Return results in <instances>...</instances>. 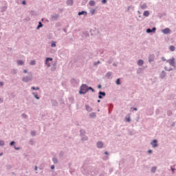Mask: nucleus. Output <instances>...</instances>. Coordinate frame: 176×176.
<instances>
[{
  "label": "nucleus",
  "mask_w": 176,
  "mask_h": 176,
  "mask_svg": "<svg viewBox=\"0 0 176 176\" xmlns=\"http://www.w3.org/2000/svg\"><path fill=\"white\" fill-rule=\"evenodd\" d=\"M96 116H97V115L96 114V113H91L89 114V117H90V118H96Z\"/></svg>",
  "instance_id": "nucleus-33"
},
{
  "label": "nucleus",
  "mask_w": 176,
  "mask_h": 176,
  "mask_svg": "<svg viewBox=\"0 0 176 176\" xmlns=\"http://www.w3.org/2000/svg\"><path fill=\"white\" fill-rule=\"evenodd\" d=\"M148 153H152V150H148Z\"/></svg>",
  "instance_id": "nucleus-62"
},
{
  "label": "nucleus",
  "mask_w": 176,
  "mask_h": 176,
  "mask_svg": "<svg viewBox=\"0 0 176 176\" xmlns=\"http://www.w3.org/2000/svg\"><path fill=\"white\" fill-rule=\"evenodd\" d=\"M162 61H166V58L164 57L162 58Z\"/></svg>",
  "instance_id": "nucleus-61"
},
{
  "label": "nucleus",
  "mask_w": 176,
  "mask_h": 176,
  "mask_svg": "<svg viewBox=\"0 0 176 176\" xmlns=\"http://www.w3.org/2000/svg\"><path fill=\"white\" fill-rule=\"evenodd\" d=\"M14 144H16V142L12 141V142H10V146H14Z\"/></svg>",
  "instance_id": "nucleus-42"
},
{
  "label": "nucleus",
  "mask_w": 176,
  "mask_h": 176,
  "mask_svg": "<svg viewBox=\"0 0 176 176\" xmlns=\"http://www.w3.org/2000/svg\"><path fill=\"white\" fill-rule=\"evenodd\" d=\"M3 86V82H0V87Z\"/></svg>",
  "instance_id": "nucleus-55"
},
{
  "label": "nucleus",
  "mask_w": 176,
  "mask_h": 176,
  "mask_svg": "<svg viewBox=\"0 0 176 176\" xmlns=\"http://www.w3.org/2000/svg\"><path fill=\"white\" fill-rule=\"evenodd\" d=\"M78 16H87V12L86 11H81V12H78Z\"/></svg>",
  "instance_id": "nucleus-15"
},
{
  "label": "nucleus",
  "mask_w": 176,
  "mask_h": 176,
  "mask_svg": "<svg viewBox=\"0 0 176 176\" xmlns=\"http://www.w3.org/2000/svg\"><path fill=\"white\" fill-rule=\"evenodd\" d=\"M22 80L25 83H28V82H32V74H30L29 76H26L23 77Z\"/></svg>",
  "instance_id": "nucleus-3"
},
{
  "label": "nucleus",
  "mask_w": 176,
  "mask_h": 176,
  "mask_svg": "<svg viewBox=\"0 0 176 176\" xmlns=\"http://www.w3.org/2000/svg\"><path fill=\"white\" fill-rule=\"evenodd\" d=\"M96 146L98 148V149H101L104 148V143L101 141H99L96 143Z\"/></svg>",
  "instance_id": "nucleus-9"
},
{
  "label": "nucleus",
  "mask_w": 176,
  "mask_h": 176,
  "mask_svg": "<svg viewBox=\"0 0 176 176\" xmlns=\"http://www.w3.org/2000/svg\"><path fill=\"white\" fill-rule=\"evenodd\" d=\"M31 89H32V90H36V87H31Z\"/></svg>",
  "instance_id": "nucleus-57"
},
{
  "label": "nucleus",
  "mask_w": 176,
  "mask_h": 176,
  "mask_svg": "<svg viewBox=\"0 0 176 176\" xmlns=\"http://www.w3.org/2000/svg\"><path fill=\"white\" fill-rule=\"evenodd\" d=\"M89 13L91 16L94 15V13H96V9L91 8L89 11Z\"/></svg>",
  "instance_id": "nucleus-24"
},
{
  "label": "nucleus",
  "mask_w": 176,
  "mask_h": 176,
  "mask_svg": "<svg viewBox=\"0 0 176 176\" xmlns=\"http://www.w3.org/2000/svg\"><path fill=\"white\" fill-rule=\"evenodd\" d=\"M11 74H12L13 75H16L17 74V69H12Z\"/></svg>",
  "instance_id": "nucleus-32"
},
{
  "label": "nucleus",
  "mask_w": 176,
  "mask_h": 176,
  "mask_svg": "<svg viewBox=\"0 0 176 176\" xmlns=\"http://www.w3.org/2000/svg\"><path fill=\"white\" fill-rule=\"evenodd\" d=\"M164 69H165V71H168V72L173 71V68H168L167 67H165Z\"/></svg>",
  "instance_id": "nucleus-41"
},
{
  "label": "nucleus",
  "mask_w": 176,
  "mask_h": 176,
  "mask_svg": "<svg viewBox=\"0 0 176 176\" xmlns=\"http://www.w3.org/2000/svg\"><path fill=\"white\" fill-rule=\"evenodd\" d=\"M71 82H72V83L76 84V83H78L79 80H77L76 79L72 78V79L71 80Z\"/></svg>",
  "instance_id": "nucleus-34"
},
{
  "label": "nucleus",
  "mask_w": 176,
  "mask_h": 176,
  "mask_svg": "<svg viewBox=\"0 0 176 176\" xmlns=\"http://www.w3.org/2000/svg\"><path fill=\"white\" fill-rule=\"evenodd\" d=\"M150 144L152 148H157L159 146V144H157V140H153L152 142H151Z\"/></svg>",
  "instance_id": "nucleus-6"
},
{
  "label": "nucleus",
  "mask_w": 176,
  "mask_h": 176,
  "mask_svg": "<svg viewBox=\"0 0 176 176\" xmlns=\"http://www.w3.org/2000/svg\"><path fill=\"white\" fill-rule=\"evenodd\" d=\"M85 134H86V131L85 130H83V129H81L80 131V137H82V135H85Z\"/></svg>",
  "instance_id": "nucleus-25"
},
{
  "label": "nucleus",
  "mask_w": 176,
  "mask_h": 176,
  "mask_svg": "<svg viewBox=\"0 0 176 176\" xmlns=\"http://www.w3.org/2000/svg\"><path fill=\"white\" fill-rule=\"evenodd\" d=\"M98 94V98L100 100L102 99V97H105V96H107V94L105 92L101 91H99Z\"/></svg>",
  "instance_id": "nucleus-10"
},
{
  "label": "nucleus",
  "mask_w": 176,
  "mask_h": 176,
  "mask_svg": "<svg viewBox=\"0 0 176 176\" xmlns=\"http://www.w3.org/2000/svg\"><path fill=\"white\" fill-rule=\"evenodd\" d=\"M166 76H167V74H166V72H164V70H163V71L161 72L160 75V78L161 79H164V78H166Z\"/></svg>",
  "instance_id": "nucleus-13"
},
{
  "label": "nucleus",
  "mask_w": 176,
  "mask_h": 176,
  "mask_svg": "<svg viewBox=\"0 0 176 176\" xmlns=\"http://www.w3.org/2000/svg\"><path fill=\"white\" fill-rule=\"evenodd\" d=\"M155 61V54H150L148 56V63H153Z\"/></svg>",
  "instance_id": "nucleus-11"
},
{
  "label": "nucleus",
  "mask_w": 176,
  "mask_h": 176,
  "mask_svg": "<svg viewBox=\"0 0 176 176\" xmlns=\"http://www.w3.org/2000/svg\"><path fill=\"white\" fill-rule=\"evenodd\" d=\"M102 3H103V4L107 3V0H102Z\"/></svg>",
  "instance_id": "nucleus-51"
},
{
  "label": "nucleus",
  "mask_w": 176,
  "mask_h": 176,
  "mask_svg": "<svg viewBox=\"0 0 176 176\" xmlns=\"http://www.w3.org/2000/svg\"><path fill=\"white\" fill-rule=\"evenodd\" d=\"M0 146H5V141L0 140Z\"/></svg>",
  "instance_id": "nucleus-37"
},
{
  "label": "nucleus",
  "mask_w": 176,
  "mask_h": 176,
  "mask_svg": "<svg viewBox=\"0 0 176 176\" xmlns=\"http://www.w3.org/2000/svg\"><path fill=\"white\" fill-rule=\"evenodd\" d=\"M126 122H131V118H130V117L126 118Z\"/></svg>",
  "instance_id": "nucleus-48"
},
{
  "label": "nucleus",
  "mask_w": 176,
  "mask_h": 176,
  "mask_svg": "<svg viewBox=\"0 0 176 176\" xmlns=\"http://www.w3.org/2000/svg\"><path fill=\"white\" fill-rule=\"evenodd\" d=\"M81 173L83 175H92L95 176L98 174V170H96V168L86 166V165H83L81 168Z\"/></svg>",
  "instance_id": "nucleus-1"
},
{
  "label": "nucleus",
  "mask_w": 176,
  "mask_h": 176,
  "mask_svg": "<svg viewBox=\"0 0 176 176\" xmlns=\"http://www.w3.org/2000/svg\"><path fill=\"white\" fill-rule=\"evenodd\" d=\"M104 155H109V153H108V151H105V152H104Z\"/></svg>",
  "instance_id": "nucleus-58"
},
{
  "label": "nucleus",
  "mask_w": 176,
  "mask_h": 176,
  "mask_svg": "<svg viewBox=\"0 0 176 176\" xmlns=\"http://www.w3.org/2000/svg\"><path fill=\"white\" fill-rule=\"evenodd\" d=\"M67 5H68V6H72V5H74V0H67Z\"/></svg>",
  "instance_id": "nucleus-19"
},
{
  "label": "nucleus",
  "mask_w": 176,
  "mask_h": 176,
  "mask_svg": "<svg viewBox=\"0 0 176 176\" xmlns=\"http://www.w3.org/2000/svg\"><path fill=\"white\" fill-rule=\"evenodd\" d=\"M34 170H35V171H36L38 170V166H35Z\"/></svg>",
  "instance_id": "nucleus-63"
},
{
  "label": "nucleus",
  "mask_w": 176,
  "mask_h": 176,
  "mask_svg": "<svg viewBox=\"0 0 176 176\" xmlns=\"http://www.w3.org/2000/svg\"><path fill=\"white\" fill-rule=\"evenodd\" d=\"M85 108H86V111H87V112H91V111H93V109L88 104L85 105Z\"/></svg>",
  "instance_id": "nucleus-16"
},
{
  "label": "nucleus",
  "mask_w": 176,
  "mask_h": 176,
  "mask_svg": "<svg viewBox=\"0 0 176 176\" xmlns=\"http://www.w3.org/2000/svg\"><path fill=\"white\" fill-rule=\"evenodd\" d=\"M56 166H54V165H52L51 166V170H54Z\"/></svg>",
  "instance_id": "nucleus-53"
},
{
  "label": "nucleus",
  "mask_w": 176,
  "mask_h": 176,
  "mask_svg": "<svg viewBox=\"0 0 176 176\" xmlns=\"http://www.w3.org/2000/svg\"><path fill=\"white\" fill-rule=\"evenodd\" d=\"M87 140H89V138L87 135H82L81 136V140L82 141H87Z\"/></svg>",
  "instance_id": "nucleus-22"
},
{
  "label": "nucleus",
  "mask_w": 176,
  "mask_h": 176,
  "mask_svg": "<svg viewBox=\"0 0 176 176\" xmlns=\"http://www.w3.org/2000/svg\"><path fill=\"white\" fill-rule=\"evenodd\" d=\"M156 170H157V166H152L151 168V173H152V174H155V173H156Z\"/></svg>",
  "instance_id": "nucleus-14"
},
{
  "label": "nucleus",
  "mask_w": 176,
  "mask_h": 176,
  "mask_svg": "<svg viewBox=\"0 0 176 176\" xmlns=\"http://www.w3.org/2000/svg\"><path fill=\"white\" fill-rule=\"evenodd\" d=\"M90 6H96V1L94 0H91L89 2Z\"/></svg>",
  "instance_id": "nucleus-20"
},
{
  "label": "nucleus",
  "mask_w": 176,
  "mask_h": 176,
  "mask_svg": "<svg viewBox=\"0 0 176 176\" xmlns=\"http://www.w3.org/2000/svg\"><path fill=\"white\" fill-rule=\"evenodd\" d=\"M21 116H22V118H23V119H27V118H28V116L25 113L21 114Z\"/></svg>",
  "instance_id": "nucleus-44"
},
{
  "label": "nucleus",
  "mask_w": 176,
  "mask_h": 176,
  "mask_svg": "<svg viewBox=\"0 0 176 176\" xmlns=\"http://www.w3.org/2000/svg\"><path fill=\"white\" fill-rule=\"evenodd\" d=\"M133 109V111H138V109H137V107H134Z\"/></svg>",
  "instance_id": "nucleus-60"
},
{
  "label": "nucleus",
  "mask_w": 176,
  "mask_h": 176,
  "mask_svg": "<svg viewBox=\"0 0 176 176\" xmlns=\"http://www.w3.org/2000/svg\"><path fill=\"white\" fill-rule=\"evenodd\" d=\"M98 64H101V61L98 60L97 62H95V63H94V65H98Z\"/></svg>",
  "instance_id": "nucleus-45"
},
{
  "label": "nucleus",
  "mask_w": 176,
  "mask_h": 176,
  "mask_svg": "<svg viewBox=\"0 0 176 176\" xmlns=\"http://www.w3.org/2000/svg\"><path fill=\"white\" fill-rule=\"evenodd\" d=\"M116 85H118V86L121 85L120 82V78H118L116 81Z\"/></svg>",
  "instance_id": "nucleus-36"
},
{
  "label": "nucleus",
  "mask_w": 176,
  "mask_h": 176,
  "mask_svg": "<svg viewBox=\"0 0 176 176\" xmlns=\"http://www.w3.org/2000/svg\"><path fill=\"white\" fill-rule=\"evenodd\" d=\"M146 32H147V34H151V32H156V28L154 27L152 29L148 28L146 29Z\"/></svg>",
  "instance_id": "nucleus-12"
},
{
  "label": "nucleus",
  "mask_w": 176,
  "mask_h": 176,
  "mask_svg": "<svg viewBox=\"0 0 176 176\" xmlns=\"http://www.w3.org/2000/svg\"><path fill=\"white\" fill-rule=\"evenodd\" d=\"M30 145H34V140L31 139L29 142Z\"/></svg>",
  "instance_id": "nucleus-46"
},
{
  "label": "nucleus",
  "mask_w": 176,
  "mask_h": 176,
  "mask_svg": "<svg viewBox=\"0 0 176 176\" xmlns=\"http://www.w3.org/2000/svg\"><path fill=\"white\" fill-rule=\"evenodd\" d=\"M143 16H144V17H148L149 16V12L148 10L144 11V13H143Z\"/></svg>",
  "instance_id": "nucleus-23"
},
{
  "label": "nucleus",
  "mask_w": 176,
  "mask_h": 176,
  "mask_svg": "<svg viewBox=\"0 0 176 176\" xmlns=\"http://www.w3.org/2000/svg\"><path fill=\"white\" fill-rule=\"evenodd\" d=\"M30 14L31 16H36L37 14H36V12H35V11H31Z\"/></svg>",
  "instance_id": "nucleus-35"
},
{
  "label": "nucleus",
  "mask_w": 176,
  "mask_h": 176,
  "mask_svg": "<svg viewBox=\"0 0 176 176\" xmlns=\"http://www.w3.org/2000/svg\"><path fill=\"white\" fill-rule=\"evenodd\" d=\"M169 50H170V52H175V47H174V45H170L169 47Z\"/></svg>",
  "instance_id": "nucleus-30"
},
{
  "label": "nucleus",
  "mask_w": 176,
  "mask_h": 176,
  "mask_svg": "<svg viewBox=\"0 0 176 176\" xmlns=\"http://www.w3.org/2000/svg\"><path fill=\"white\" fill-rule=\"evenodd\" d=\"M14 149H16V151H19V149H20V147H16V146H14Z\"/></svg>",
  "instance_id": "nucleus-54"
},
{
  "label": "nucleus",
  "mask_w": 176,
  "mask_h": 176,
  "mask_svg": "<svg viewBox=\"0 0 176 176\" xmlns=\"http://www.w3.org/2000/svg\"><path fill=\"white\" fill-rule=\"evenodd\" d=\"M34 98H36V100H41V98H39L37 94L34 95Z\"/></svg>",
  "instance_id": "nucleus-47"
},
{
  "label": "nucleus",
  "mask_w": 176,
  "mask_h": 176,
  "mask_svg": "<svg viewBox=\"0 0 176 176\" xmlns=\"http://www.w3.org/2000/svg\"><path fill=\"white\" fill-rule=\"evenodd\" d=\"M52 162H53L54 164H57V163H58V160H57V158H56V157H53Z\"/></svg>",
  "instance_id": "nucleus-27"
},
{
  "label": "nucleus",
  "mask_w": 176,
  "mask_h": 176,
  "mask_svg": "<svg viewBox=\"0 0 176 176\" xmlns=\"http://www.w3.org/2000/svg\"><path fill=\"white\" fill-rule=\"evenodd\" d=\"M171 171L174 172L175 170V168H173V166H170Z\"/></svg>",
  "instance_id": "nucleus-52"
},
{
  "label": "nucleus",
  "mask_w": 176,
  "mask_h": 176,
  "mask_svg": "<svg viewBox=\"0 0 176 176\" xmlns=\"http://www.w3.org/2000/svg\"><path fill=\"white\" fill-rule=\"evenodd\" d=\"M31 135L32 137H35L36 135V132L35 131H33L31 132Z\"/></svg>",
  "instance_id": "nucleus-38"
},
{
  "label": "nucleus",
  "mask_w": 176,
  "mask_h": 176,
  "mask_svg": "<svg viewBox=\"0 0 176 176\" xmlns=\"http://www.w3.org/2000/svg\"><path fill=\"white\" fill-rule=\"evenodd\" d=\"M18 65H24V61L20 60L17 61Z\"/></svg>",
  "instance_id": "nucleus-31"
},
{
  "label": "nucleus",
  "mask_w": 176,
  "mask_h": 176,
  "mask_svg": "<svg viewBox=\"0 0 176 176\" xmlns=\"http://www.w3.org/2000/svg\"><path fill=\"white\" fill-rule=\"evenodd\" d=\"M138 65H139V67L144 65V61L142 60V59H140L138 61Z\"/></svg>",
  "instance_id": "nucleus-21"
},
{
  "label": "nucleus",
  "mask_w": 176,
  "mask_h": 176,
  "mask_svg": "<svg viewBox=\"0 0 176 176\" xmlns=\"http://www.w3.org/2000/svg\"><path fill=\"white\" fill-rule=\"evenodd\" d=\"M118 62H114L113 63V67H118Z\"/></svg>",
  "instance_id": "nucleus-49"
},
{
  "label": "nucleus",
  "mask_w": 176,
  "mask_h": 176,
  "mask_svg": "<svg viewBox=\"0 0 176 176\" xmlns=\"http://www.w3.org/2000/svg\"><path fill=\"white\" fill-rule=\"evenodd\" d=\"M162 32L164 34V35H168V34H171V30L170 28H166L162 30Z\"/></svg>",
  "instance_id": "nucleus-7"
},
{
  "label": "nucleus",
  "mask_w": 176,
  "mask_h": 176,
  "mask_svg": "<svg viewBox=\"0 0 176 176\" xmlns=\"http://www.w3.org/2000/svg\"><path fill=\"white\" fill-rule=\"evenodd\" d=\"M22 5H27V1L25 0H23L22 1Z\"/></svg>",
  "instance_id": "nucleus-50"
},
{
  "label": "nucleus",
  "mask_w": 176,
  "mask_h": 176,
  "mask_svg": "<svg viewBox=\"0 0 176 176\" xmlns=\"http://www.w3.org/2000/svg\"><path fill=\"white\" fill-rule=\"evenodd\" d=\"M51 47H56V41H52V42Z\"/></svg>",
  "instance_id": "nucleus-39"
},
{
  "label": "nucleus",
  "mask_w": 176,
  "mask_h": 176,
  "mask_svg": "<svg viewBox=\"0 0 176 176\" xmlns=\"http://www.w3.org/2000/svg\"><path fill=\"white\" fill-rule=\"evenodd\" d=\"M140 8L144 10L148 8V6L146 5V3H144L143 4L140 5Z\"/></svg>",
  "instance_id": "nucleus-17"
},
{
  "label": "nucleus",
  "mask_w": 176,
  "mask_h": 176,
  "mask_svg": "<svg viewBox=\"0 0 176 176\" xmlns=\"http://www.w3.org/2000/svg\"><path fill=\"white\" fill-rule=\"evenodd\" d=\"M89 90H91L92 91V93H94V91H95L94 89H93V87H88V91H89Z\"/></svg>",
  "instance_id": "nucleus-40"
},
{
  "label": "nucleus",
  "mask_w": 176,
  "mask_h": 176,
  "mask_svg": "<svg viewBox=\"0 0 176 176\" xmlns=\"http://www.w3.org/2000/svg\"><path fill=\"white\" fill-rule=\"evenodd\" d=\"M35 64H36L35 60H32L30 61V65H35Z\"/></svg>",
  "instance_id": "nucleus-43"
},
{
  "label": "nucleus",
  "mask_w": 176,
  "mask_h": 176,
  "mask_svg": "<svg viewBox=\"0 0 176 176\" xmlns=\"http://www.w3.org/2000/svg\"><path fill=\"white\" fill-rule=\"evenodd\" d=\"M27 72H28V71L27 69H24V70H23V73H24V74H27Z\"/></svg>",
  "instance_id": "nucleus-56"
},
{
  "label": "nucleus",
  "mask_w": 176,
  "mask_h": 176,
  "mask_svg": "<svg viewBox=\"0 0 176 176\" xmlns=\"http://www.w3.org/2000/svg\"><path fill=\"white\" fill-rule=\"evenodd\" d=\"M111 76H112V72H108L106 74V76H107V78H108V79H109V78H111Z\"/></svg>",
  "instance_id": "nucleus-29"
},
{
  "label": "nucleus",
  "mask_w": 176,
  "mask_h": 176,
  "mask_svg": "<svg viewBox=\"0 0 176 176\" xmlns=\"http://www.w3.org/2000/svg\"><path fill=\"white\" fill-rule=\"evenodd\" d=\"M36 90H39V87H36Z\"/></svg>",
  "instance_id": "nucleus-64"
},
{
  "label": "nucleus",
  "mask_w": 176,
  "mask_h": 176,
  "mask_svg": "<svg viewBox=\"0 0 176 176\" xmlns=\"http://www.w3.org/2000/svg\"><path fill=\"white\" fill-rule=\"evenodd\" d=\"M166 63H168V64L171 65V67H175V58H174L166 60Z\"/></svg>",
  "instance_id": "nucleus-5"
},
{
  "label": "nucleus",
  "mask_w": 176,
  "mask_h": 176,
  "mask_svg": "<svg viewBox=\"0 0 176 176\" xmlns=\"http://www.w3.org/2000/svg\"><path fill=\"white\" fill-rule=\"evenodd\" d=\"M49 61H53V58H46L45 64L47 65V67H50V63Z\"/></svg>",
  "instance_id": "nucleus-8"
},
{
  "label": "nucleus",
  "mask_w": 176,
  "mask_h": 176,
  "mask_svg": "<svg viewBox=\"0 0 176 176\" xmlns=\"http://www.w3.org/2000/svg\"><path fill=\"white\" fill-rule=\"evenodd\" d=\"M88 87L89 86H87V85L82 84L80 87L79 94H85V93H87Z\"/></svg>",
  "instance_id": "nucleus-2"
},
{
  "label": "nucleus",
  "mask_w": 176,
  "mask_h": 176,
  "mask_svg": "<svg viewBox=\"0 0 176 176\" xmlns=\"http://www.w3.org/2000/svg\"><path fill=\"white\" fill-rule=\"evenodd\" d=\"M113 61V58L110 57L109 60L107 61V64H112V62Z\"/></svg>",
  "instance_id": "nucleus-26"
},
{
  "label": "nucleus",
  "mask_w": 176,
  "mask_h": 176,
  "mask_svg": "<svg viewBox=\"0 0 176 176\" xmlns=\"http://www.w3.org/2000/svg\"><path fill=\"white\" fill-rule=\"evenodd\" d=\"M43 27V24H42V22H38V25L36 28V30H39L40 28H42Z\"/></svg>",
  "instance_id": "nucleus-28"
},
{
  "label": "nucleus",
  "mask_w": 176,
  "mask_h": 176,
  "mask_svg": "<svg viewBox=\"0 0 176 176\" xmlns=\"http://www.w3.org/2000/svg\"><path fill=\"white\" fill-rule=\"evenodd\" d=\"M101 87H102L101 85H98V89H101Z\"/></svg>",
  "instance_id": "nucleus-59"
},
{
  "label": "nucleus",
  "mask_w": 176,
  "mask_h": 176,
  "mask_svg": "<svg viewBox=\"0 0 176 176\" xmlns=\"http://www.w3.org/2000/svg\"><path fill=\"white\" fill-rule=\"evenodd\" d=\"M59 17H60V15L58 14H54L51 15L50 18V21H57Z\"/></svg>",
  "instance_id": "nucleus-4"
},
{
  "label": "nucleus",
  "mask_w": 176,
  "mask_h": 176,
  "mask_svg": "<svg viewBox=\"0 0 176 176\" xmlns=\"http://www.w3.org/2000/svg\"><path fill=\"white\" fill-rule=\"evenodd\" d=\"M51 102H52L53 107H57V105H58V103L57 102V100H52Z\"/></svg>",
  "instance_id": "nucleus-18"
}]
</instances>
